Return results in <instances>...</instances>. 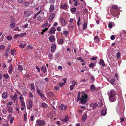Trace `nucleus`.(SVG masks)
Listing matches in <instances>:
<instances>
[{"label": "nucleus", "mask_w": 126, "mask_h": 126, "mask_svg": "<svg viewBox=\"0 0 126 126\" xmlns=\"http://www.w3.org/2000/svg\"><path fill=\"white\" fill-rule=\"evenodd\" d=\"M110 14L114 17H116L120 15L119 10L116 5H112L110 7Z\"/></svg>", "instance_id": "obj_1"}, {"label": "nucleus", "mask_w": 126, "mask_h": 126, "mask_svg": "<svg viewBox=\"0 0 126 126\" xmlns=\"http://www.w3.org/2000/svg\"><path fill=\"white\" fill-rule=\"evenodd\" d=\"M116 93L114 90H111L109 91L108 95L109 97V99L110 102H114L116 100L115 95Z\"/></svg>", "instance_id": "obj_2"}, {"label": "nucleus", "mask_w": 126, "mask_h": 126, "mask_svg": "<svg viewBox=\"0 0 126 126\" xmlns=\"http://www.w3.org/2000/svg\"><path fill=\"white\" fill-rule=\"evenodd\" d=\"M87 95L85 94H83L81 96V103L82 104H85L87 102L86 100Z\"/></svg>", "instance_id": "obj_3"}, {"label": "nucleus", "mask_w": 126, "mask_h": 126, "mask_svg": "<svg viewBox=\"0 0 126 126\" xmlns=\"http://www.w3.org/2000/svg\"><path fill=\"white\" fill-rule=\"evenodd\" d=\"M36 123L38 126H43L45 124V122L43 120H39L37 121Z\"/></svg>", "instance_id": "obj_4"}, {"label": "nucleus", "mask_w": 126, "mask_h": 126, "mask_svg": "<svg viewBox=\"0 0 126 126\" xmlns=\"http://www.w3.org/2000/svg\"><path fill=\"white\" fill-rule=\"evenodd\" d=\"M36 91L38 94L42 98H44L45 97L44 95L42 94V92L41 90H40L38 89H37Z\"/></svg>", "instance_id": "obj_5"}, {"label": "nucleus", "mask_w": 126, "mask_h": 126, "mask_svg": "<svg viewBox=\"0 0 126 126\" xmlns=\"http://www.w3.org/2000/svg\"><path fill=\"white\" fill-rule=\"evenodd\" d=\"M8 68L9 69L8 70V72L10 74H11L13 70V68L12 67V64H10V66L8 67Z\"/></svg>", "instance_id": "obj_6"}, {"label": "nucleus", "mask_w": 126, "mask_h": 126, "mask_svg": "<svg viewBox=\"0 0 126 126\" xmlns=\"http://www.w3.org/2000/svg\"><path fill=\"white\" fill-rule=\"evenodd\" d=\"M56 47V45L55 44H52V45L51 51L52 52H53L55 50Z\"/></svg>", "instance_id": "obj_7"}, {"label": "nucleus", "mask_w": 126, "mask_h": 126, "mask_svg": "<svg viewBox=\"0 0 126 126\" xmlns=\"http://www.w3.org/2000/svg\"><path fill=\"white\" fill-rule=\"evenodd\" d=\"M55 16L54 13H52L50 15V16L49 18V21H51L53 19Z\"/></svg>", "instance_id": "obj_8"}, {"label": "nucleus", "mask_w": 126, "mask_h": 126, "mask_svg": "<svg viewBox=\"0 0 126 126\" xmlns=\"http://www.w3.org/2000/svg\"><path fill=\"white\" fill-rule=\"evenodd\" d=\"M56 30L55 28L53 27H52L50 30V32L51 34H54L55 33V31Z\"/></svg>", "instance_id": "obj_9"}, {"label": "nucleus", "mask_w": 126, "mask_h": 126, "mask_svg": "<svg viewBox=\"0 0 126 126\" xmlns=\"http://www.w3.org/2000/svg\"><path fill=\"white\" fill-rule=\"evenodd\" d=\"M32 12L29 11H26L24 12V13L27 16H29L32 14Z\"/></svg>", "instance_id": "obj_10"}, {"label": "nucleus", "mask_w": 126, "mask_h": 126, "mask_svg": "<svg viewBox=\"0 0 126 126\" xmlns=\"http://www.w3.org/2000/svg\"><path fill=\"white\" fill-rule=\"evenodd\" d=\"M98 36H95L94 38V41L96 43H97L99 42V40L98 38Z\"/></svg>", "instance_id": "obj_11"}, {"label": "nucleus", "mask_w": 126, "mask_h": 126, "mask_svg": "<svg viewBox=\"0 0 126 126\" xmlns=\"http://www.w3.org/2000/svg\"><path fill=\"white\" fill-rule=\"evenodd\" d=\"M7 96V93L6 92H3L2 95V97L4 99H6Z\"/></svg>", "instance_id": "obj_12"}, {"label": "nucleus", "mask_w": 126, "mask_h": 126, "mask_svg": "<svg viewBox=\"0 0 126 126\" xmlns=\"http://www.w3.org/2000/svg\"><path fill=\"white\" fill-rule=\"evenodd\" d=\"M29 105L27 106V108L28 109L31 108L32 106V103L31 100H29Z\"/></svg>", "instance_id": "obj_13"}, {"label": "nucleus", "mask_w": 126, "mask_h": 126, "mask_svg": "<svg viewBox=\"0 0 126 126\" xmlns=\"http://www.w3.org/2000/svg\"><path fill=\"white\" fill-rule=\"evenodd\" d=\"M67 107L66 106H64L63 104H61L60 105V108L62 110H66Z\"/></svg>", "instance_id": "obj_14"}, {"label": "nucleus", "mask_w": 126, "mask_h": 126, "mask_svg": "<svg viewBox=\"0 0 126 126\" xmlns=\"http://www.w3.org/2000/svg\"><path fill=\"white\" fill-rule=\"evenodd\" d=\"M98 106V104L96 103H92L90 105L94 109L97 107Z\"/></svg>", "instance_id": "obj_15"}, {"label": "nucleus", "mask_w": 126, "mask_h": 126, "mask_svg": "<svg viewBox=\"0 0 126 126\" xmlns=\"http://www.w3.org/2000/svg\"><path fill=\"white\" fill-rule=\"evenodd\" d=\"M100 64H101L102 66H104L105 64L104 61L102 59H101L100 60V62L99 63Z\"/></svg>", "instance_id": "obj_16"}, {"label": "nucleus", "mask_w": 126, "mask_h": 126, "mask_svg": "<svg viewBox=\"0 0 126 126\" xmlns=\"http://www.w3.org/2000/svg\"><path fill=\"white\" fill-rule=\"evenodd\" d=\"M8 111L10 113H12L13 111V109L12 107L11 106H8Z\"/></svg>", "instance_id": "obj_17"}, {"label": "nucleus", "mask_w": 126, "mask_h": 126, "mask_svg": "<svg viewBox=\"0 0 126 126\" xmlns=\"http://www.w3.org/2000/svg\"><path fill=\"white\" fill-rule=\"evenodd\" d=\"M101 115L103 116L105 115L107 113L106 111L105 110H103L101 112Z\"/></svg>", "instance_id": "obj_18"}, {"label": "nucleus", "mask_w": 126, "mask_h": 126, "mask_svg": "<svg viewBox=\"0 0 126 126\" xmlns=\"http://www.w3.org/2000/svg\"><path fill=\"white\" fill-rule=\"evenodd\" d=\"M49 40L51 42H53L55 40V38L53 36H50L49 37Z\"/></svg>", "instance_id": "obj_19"}, {"label": "nucleus", "mask_w": 126, "mask_h": 126, "mask_svg": "<svg viewBox=\"0 0 126 126\" xmlns=\"http://www.w3.org/2000/svg\"><path fill=\"white\" fill-rule=\"evenodd\" d=\"M54 9V5H51L49 8V11L50 12L53 11Z\"/></svg>", "instance_id": "obj_20"}, {"label": "nucleus", "mask_w": 126, "mask_h": 126, "mask_svg": "<svg viewBox=\"0 0 126 126\" xmlns=\"http://www.w3.org/2000/svg\"><path fill=\"white\" fill-rule=\"evenodd\" d=\"M16 94V93L14 94V96H11V98L13 100L15 99L16 100L17 97V95Z\"/></svg>", "instance_id": "obj_21"}, {"label": "nucleus", "mask_w": 126, "mask_h": 126, "mask_svg": "<svg viewBox=\"0 0 126 126\" xmlns=\"http://www.w3.org/2000/svg\"><path fill=\"white\" fill-rule=\"evenodd\" d=\"M60 21L62 25L63 26H65L66 24L63 18H62L60 20Z\"/></svg>", "instance_id": "obj_22"}, {"label": "nucleus", "mask_w": 126, "mask_h": 126, "mask_svg": "<svg viewBox=\"0 0 126 126\" xmlns=\"http://www.w3.org/2000/svg\"><path fill=\"white\" fill-rule=\"evenodd\" d=\"M48 95L50 97H53L54 96V95L53 93L51 92H50L48 93Z\"/></svg>", "instance_id": "obj_23"}, {"label": "nucleus", "mask_w": 126, "mask_h": 126, "mask_svg": "<svg viewBox=\"0 0 126 126\" xmlns=\"http://www.w3.org/2000/svg\"><path fill=\"white\" fill-rule=\"evenodd\" d=\"M87 117V116L86 115H83L82 117V120L83 121H84L86 119Z\"/></svg>", "instance_id": "obj_24"}, {"label": "nucleus", "mask_w": 126, "mask_h": 126, "mask_svg": "<svg viewBox=\"0 0 126 126\" xmlns=\"http://www.w3.org/2000/svg\"><path fill=\"white\" fill-rule=\"evenodd\" d=\"M67 5L66 4H63L61 5V7L62 8L65 9L67 8Z\"/></svg>", "instance_id": "obj_25"}, {"label": "nucleus", "mask_w": 126, "mask_h": 126, "mask_svg": "<svg viewBox=\"0 0 126 126\" xmlns=\"http://www.w3.org/2000/svg\"><path fill=\"white\" fill-rule=\"evenodd\" d=\"M41 69L43 71V73H44L46 70V67L45 66H43L42 67Z\"/></svg>", "instance_id": "obj_26"}, {"label": "nucleus", "mask_w": 126, "mask_h": 126, "mask_svg": "<svg viewBox=\"0 0 126 126\" xmlns=\"http://www.w3.org/2000/svg\"><path fill=\"white\" fill-rule=\"evenodd\" d=\"M68 116H66L65 118L63 119L62 121L64 122H66L68 120Z\"/></svg>", "instance_id": "obj_27"}, {"label": "nucleus", "mask_w": 126, "mask_h": 126, "mask_svg": "<svg viewBox=\"0 0 126 126\" xmlns=\"http://www.w3.org/2000/svg\"><path fill=\"white\" fill-rule=\"evenodd\" d=\"M10 26L12 28H14L15 27L16 24L15 23H12L10 24Z\"/></svg>", "instance_id": "obj_28"}, {"label": "nucleus", "mask_w": 126, "mask_h": 126, "mask_svg": "<svg viewBox=\"0 0 126 126\" xmlns=\"http://www.w3.org/2000/svg\"><path fill=\"white\" fill-rule=\"evenodd\" d=\"M18 70L20 71H21L23 70V67L21 65H19L18 66Z\"/></svg>", "instance_id": "obj_29"}, {"label": "nucleus", "mask_w": 126, "mask_h": 126, "mask_svg": "<svg viewBox=\"0 0 126 126\" xmlns=\"http://www.w3.org/2000/svg\"><path fill=\"white\" fill-rule=\"evenodd\" d=\"M87 23L85 22L83 25V29L85 30L87 26Z\"/></svg>", "instance_id": "obj_30"}, {"label": "nucleus", "mask_w": 126, "mask_h": 126, "mask_svg": "<svg viewBox=\"0 0 126 126\" xmlns=\"http://www.w3.org/2000/svg\"><path fill=\"white\" fill-rule=\"evenodd\" d=\"M48 25V23L47 22H46L43 25H42V27L44 28H46L47 26Z\"/></svg>", "instance_id": "obj_31"}, {"label": "nucleus", "mask_w": 126, "mask_h": 126, "mask_svg": "<svg viewBox=\"0 0 126 126\" xmlns=\"http://www.w3.org/2000/svg\"><path fill=\"white\" fill-rule=\"evenodd\" d=\"M115 81V79L114 78H113L110 80V82L112 84H114Z\"/></svg>", "instance_id": "obj_32"}, {"label": "nucleus", "mask_w": 126, "mask_h": 126, "mask_svg": "<svg viewBox=\"0 0 126 126\" xmlns=\"http://www.w3.org/2000/svg\"><path fill=\"white\" fill-rule=\"evenodd\" d=\"M42 106L43 108H47V105L45 103H42Z\"/></svg>", "instance_id": "obj_33"}, {"label": "nucleus", "mask_w": 126, "mask_h": 126, "mask_svg": "<svg viewBox=\"0 0 126 126\" xmlns=\"http://www.w3.org/2000/svg\"><path fill=\"white\" fill-rule=\"evenodd\" d=\"M31 87L32 89L35 90L34 86L33 83H32L31 84Z\"/></svg>", "instance_id": "obj_34"}, {"label": "nucleus", "mask_w": 126, "mask_h": 126, "mask_svg": "<svg viewBox=\"0 0 126 126\" xmlns=\"http://www.w3.org/2000/svg\"><path fill=\"white\" fill-rule=\"evenodd\" d=\"M27 114H24V120L25 121H26L27 120Z\"/></svg>", "instance_id": "obj_35"}, {"label": "nucleus", "mask_w": 126, "mask_h": 126, "mask_svg": "<svg viewBox=\"0 0 126 126\" xmlns=\"http://www.w3.org/2000/svg\"><path fill=\"white\" fill-rule=\"evenodd\" d=\"M77 60H78L82 62H84V60L82 59V58L81 57H79L78 58Z\"/></svg>", "instance_id": "obj_36"}, {"label": "nucleus", "mask_w": 126, "mask_h": 126, "mask_svg": "<svg viewBox=\"0 0 126 126\" xmlns=\"http://www.w3.org/2000/svg\"><path fill=\"white\" fill-rule=\"evenodd\" d=\"M10 121V123L11 124H12L13 123V121L14 120V118H10L8 119Z\"/></svg>", "instance_id": "obj_37"}, {"label": "nucleus", "mask_w": 126, "mask_h": 126, "mask_svg": "<svg viewBox=\"0 0 126 126\" xmlns=\"http://www.w3.org/2000/svg\"><path fill=\"white\" fill-rule=\"evenodd\" d=\"M12 38V37L11 35H9L7 37V39L9 40H11Z\"/></svg>", "instance_id": "obj_38"}, {"label": "nucleus", "mask_w": 126, "mask_h": 126, "mask_svg": "<svg viewBox=\"0 0 126 126\" xmlns=\"http://www.w3.org/2000/svg\"><path fill=\"white\" fill-rule=\"evenodd\" d=\"M13 104V103L11 102H10L9 103H8L7 104L6 106L7 107H8V106H10V105H12Z\"/></svg>", "instance_id": "obj_39"}, {"label": "nucleus", "mask_w": 126, "mask_h": 126, "mask_svg": "<svg viewBox=\"0 0 126 126\" xmlns=\"http://www.w3.org/2000/svg\"><path fill=\"white\" fill-rule=\"evenodd\" d=\"M91 88L92 90H94L95 89V88L94 85H92L91 86Z\"/></svg>", "instance_id": "obj_40"}, {"label": "nucleus", "mask_w": 126, "mask_h": 126, "mask_svg": "<svg viewBox=\"0 0 126 126\" xmlns=\"http://www.w3.org/2000/svg\"><path fill=\"white\" fill-rule=\"evenodd\" d=\"M63 40L62 39H60L59 41V44H62L63 43Z\"/></svg>", "instance_id": "obj_41"}, {"label": "nucleus", "mask_w": 126, "mask_h": 126, "mask_svg": "<svg viewBox=\"0 0 126 126\" xmlns=\"http://www.w3.org/2000/svg\"><path fill=\"white\" fill-rule=\"evenodd\" d=\"M4 77L6 79H8L9 78V76L6 74H5L3 75Z\"/></svg>", "instance_id": "obj_42"}, {"label": "nucleus", "mask_w": 126, "mask_h": 126, "mask_svg": "<svg viewBox=\"0 0 126 126\" xmlns=\"http://www.w3.org/2000/svg\"><path fill=\"white\" fill-rule=\"evenodd\" d=\"M108 27L109 28L111 29L112 28V24L111 23H110L108 25Z\"/></svg>", "instance_id": "obj_43"}, {"label": "nucleus", "mask_w": 126, "mask_h": 126, "mask_svg": "<svg viewBox=\"0 0 126 126\" xmlns=\"http://www.w3.org/2000/svg\"><path fill=\"white\" fill-rule=\"evenodd\" d=\"M76 10V8L74 7L72 8L71 9V11L73 12H75Z\"/></svg>", "instance_id": "obj_44"}, {"label": "nucleus", "mask_w": 126, "mask_h": 126, "mask_svg": "<svg viewBox=\"0 0 126 126\" xmlns=\"http://www.w3.org/2000/svg\"><path fill=\"white\" fill-rule=\"evenodd\" d=\"M120 53L119 52H118L117 53L116 56L117 58L118 59L120 58Z\"/></svg>", "instance_id": "obj_45"}, {"label": "nucleus", "mask_w": 126, "mask_h": 126, "mask_svg": "<svg viewBox=\"0 0 126 126\" xmlns=\"http://www.w3.org/2000/svg\"><path fill=\"white\" fill-rule=\"evenodd\" d=\"M5 47V46L3 45H1L0 46V49H2Z\"/></svg>", "instance_id": "obj_46"}, {"label": "nucleus", "mask_w": 126, "mask_h": 126, "mask_svg": "<svg viewBox=\"0 0 126 126\" xmlns=\"http://www.w3.org/2000/svg\"><path fill=\"white\" fill-rule=\"evenodd\" d=\"M94 65V63H91L89 65V66L91 67H93Z\"/></svg>", "instance_id": "obj_47"}, {"label": "nucleus", "mask_w": 126, "mask_h": 126, "mask_svg": "<svg viewBox=\"0 0 126 126\" xmlns=\"http://www.w3.org/2000/svg\"><path fill=\"white\" fill-rule=\"evenodd\" d=\"M63 80L64 82L63 83V85H64L66 82L67 79L66 78H64L63 79Z\"/></svg>", "instance_id": "obj_48"}, {"label": "nucleus", "mask_w": 126, "mask_h": 126, "mask_svg": "<svg viewBox=\"0 0 126 126\" xmlns=\"http://www.w3.org/2000/svg\"><path fill=\"white\" fill-rule=\"evenodd\" d=\"M21 105L22 106H25V103L24 101H21Z\"/></svg>", "instance_id": "obj_49"}, {"label": "nucleus", "mask_w": 126, "mask_h": 126, "mask_svg": "<svg viewBox=\"0 0 126 126\" xmlns=\"http://www.w3.org/2000/svg\"><path fill=\"white\" fill-rule=\"evenodd\" d=\"M115 39V36L114 35H112L110 37V39L112 40H114Z\"/></svg>", "instance_id": "obj_50"}, {"label": "nucleus", "mask_w": 126, "mask_h": 126, "mask_svg": "<svg viewBox=\"0 0 126 126\" xmlns=\"http://www.w3.org/2000/svg\"><path fill=\"white\" fill-rule=\"evenodd\" d=\"M29 96L30 97L33 98V97L32 94V92H30L29 94Z\"/></svg>", "instance_id": "obj_51"}, {"label": "nucleus", "mask_w": 126, "mask_h": 126, "mask_svg": "<svg viewBox=\"0 0 126 126\" xmlns=\"http://www.w3.org/2000/svg\"><path fill=\"white\" fill-rule=\"evenodd\" d=\"M41 17L40 16H38L37 17V19L38 21L41 20Z\"/></svg>", "instance_id": "obj_52"}, {"label": "nucleus", "mask_w": 126, "mask_h": 126, "mask_svg": "<svg viewBox=\"0 0 126 126\" xmlns=\"http://www.w3.org/2000/svg\"><path fill=\"white\" fill-rule=\"evenodd\" d=\"M74 85H71L70 86V88L71 90H72L73 89V87L74 86Z\"/></svg>", "instance_id": "obj_53"}, {"label": "nucleus", "mask_w": 126, "mask_h": 126, "mask_svg": "<svg viewBox=\"0 0 126 126\" xmlns=\"http://www.w3.org/2000/svg\"><path fill=\"white\" fill-rule=\"evenodd\" d=\"M15 51V50L14 49H13L11 51V53L12 55H14V52Z\"/></svg>", "instance_id": "obj_54"}, {"label": "nucleus", "mask_w": 126, "mask_h": 126, "mask_svg": "<svg viewBox=\"0 0 126 126\" xmlns=\"http://www.w3.org/2000/svg\"><path fill=\"white\" fill-rule=\"evenodd\" d=\"M19 36L18 34H17L15 35L14 36V38L15 39L17 38Z\"/></svg>", "instance_id": "obj_55"}, {"label": "nucleus", "mask_w": 126, "mask_h": 126, "mask_svg": "<svg viewBox=\"0 0 126 126\" xmlns=\"http://www.w3.org/2000/svg\"><path fill=\"white\" fill-rule=\"evenodd\" d=\"M54 89L56 90H58L59 89V86H56L54 87Z\"/></svg>", "instance_id": "obj_56"}, {"label": "nucleus", "mask_w": 126, "mask_h": 126, "mask_svg": "<svg viewBox=\"0 0 126 126\" xmlns=\"http://www.w3.org/2000/svg\"><path fill=\"white\" fill-rule=\"evenodd\" d=\"M24 5L26 7H27L29 5V3L27 2H25L24 3Z\"/></svg>", "instance_id": "obj_57"}, {"label": "nucleus", "mask_w": 126, "mask_h": 126, "mask_svg": "<svg viewBox=\"0 0 126 126\" xmlns=\"http://www.w3.org/2000/svg\"><path fill=\"white\" fill-rule=\"evenodd\" d=\"M19 99L20 102L23 101V97L21 96H20L19 97Z\"/></svg>", "instance_id": "obj_58"}, {"label": "nucleus", "mask_w": 126, "mask_h": 126, "mask_svg": "<svg viewBox=\"0 0 126 126\" xmlns=\"http://www.w3.org/2000/svg\"><path fill=\"white\" fill-rule=\"evenodd\" d=\"M19 47L22 48H23L24 47V45L22 44H21L19 45Z\"/></svg>", "instance_id": "obj_59"}, {"label": "nucleus", "mask_w": 126, "mask_h": 126, "mask_svg": "<svg viewBox=\"0 0 126 126\" xmlns=\"http://www.w3.org/2000/svg\"><path fill=\"white\" fill-rule=\"evenodd\" d=\"M68 32L67 31H64L63 34L64 35H66L68 34Z\"/></svg>", "instance_id": "obj_60"}, {"label": "nucleus", "mask_w": 126, "mask_h": 126, "mask_svg": "<svg viewBox=\"0 0 126 126\" xmlns=\"http://www.w3.org/2000/svg\"><path fill=\"white\" fill-rule=\"evenodd\" d=\"M27 48H30V49H32V47L30 45L28 46L27 47Z\"/></svg>", "instance_id": "obj_61"}, {"label": "nucleus", "mask_w": 126, "mask_h": 126, "mask_svg": "<svg viewBox=\"0 0 126 126\" xmlns=\"http://www.w3.org/2000/svg\"><path fill=\"white\" fill-rule=\"evenodd\" d=\"M33 117H34V116L33 115L32 116H31L30 118V120H31V121H33L34 120H33Z\"/></svg>", "instance_id": "obj_62"}, {"label": "nucleus", "mask_w": 126, "mask_h": 126, "mask_svg": "<svg viewBox=\"0 0 126 126\" xmlns=\"http://www.w3.org/2000/svg\"><path fill=\"white\" fill-rule=\"evenodd\" d=\"M72 83L73 84V85H74L75 86V85H76L77 84V82L76 81H73L72 82Z\"/></svg>", "instance_id": "obj_63"}, {"label": "nucleus", "mask_w": 126, "mask_h": 126, "mask_svg": "<svg viewBox=\"0 0 126 126\" xmlns=\"http://www.w3.org/2000/svg\"><path fill=\"white\" fill-rule=\"evenodd\" d=\"M48 29V28H46L44 29L42 31L43 32H45Z\"/></svg>", "instance_id": "obj_64"}]
</instances>
